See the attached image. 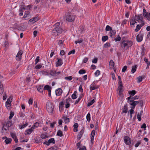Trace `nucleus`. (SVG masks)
Listing matches in <instances>:
<instances>
[{"mask_svg":"<svg viewBox=\"0 0 150 150\" xmlns=\"http://www.w3.org/2000/svg\"><path fill=\"white\" fill-rule=\"evenodd\" d=\"M132 45V41L128 40H124L121 41V47L124 50H127L131 47Z\"/></svg>","mask_w":150,"mask_h":150,"instance_id":"1","label":"nucleus"},{"mask_svg":"<svg viewBox=\"0 0 150 150\" xmlns=\"http://www.w3.org/2000/svg\"><path fill=\"white\" fill-rule=\"evenodd\" d=\"M59 22H57L54 25L55 28L52 30V33L55 36L58 35L62 33V30L59 27Z\"/></svg>","mask_w":150,"mask_h":150,"instance_id":"2","label":"nucleus"},{"mask_svg":"<svg viewBox=\"0 0 150 150\" xmlns=\"http://www.w3.org/2000/svg\"><path fill=\"white\" fill-rule=\"evenodd\" d=\"M46 108L49 113H52L54 109L53 103L50 101H48L46 105Z\"/></svg>","mask_w":150,"mask_h":150,"instance_id":"3","label":"nucleus"},{"mask_svg":"<svg viewBox=\"0 0 150 150\" xmlns=\"http://www.w3.org/2000/svg\"><path fill=\"white\" fill-rule=\"evenodd\" d=\"M128 102L129 103V104L132 106V108L134 109L135 106L139 103V101H134L131 99V97H129L127 98Z\"/></svg>","mask_w":150,"mask_h":150,"instance_id":"4","label":"nucleus"},{"mask_svg":"<svg viewBox=\"0 0 150 150\" xmlns=\"http://www.w3.org/2000/svg\"><path fill=\"white\" fill-rule=\"evenodd\" d=\"M135 19L138 22H140V23L142 25V26L144 25V22L143 20V16L142 14L135 15Z\"/></svg>","mask_w":150,"mask_h":150,"instance_id":"5","label":"nucleus"},{"mask_svg":"<svg viewBox=\"0 0 150 150\" xmlns=\"http://www.w3.org/2000/svg\"><path fill=\"white\" fill-rule=\"evenodd\" d=\"M66 20L69 22L73 21L74 19V16L71 13H67L66 15Z\"/></svg>","mask_w":150,"mask_h":150,"instance_id":"6","label":"nucleus"},{"mask_svg":"<svg viewBox=\"0 0 150 150\" xmlns=\"http://www.w3.org/2000/svg\"><path fill=\"white\" fill-rule=\"evenodd\" d=\"M61 74V71H58L57 70H51L50 72V75L53 76H58Z\"/></svg>","mask_w":150,"mask_h":150,"instance_id":"7","label":"nucleus"},{"mask_svg":"<svg viewBox=\"0 0 150 150\" xmlns=\"http://www.w3.org/2000/svg\"><path fill=\"white\" fill-rule=\"evenodd\" d=\"M8 130L9 128L3 125L2 128L1 133L3 135H5L8 133Z\"/></svg>","mask_w":150,"mask_h":150,"instance_id":"8","label":"nucleus"},{"mask_svg":"<svg viewBox=\"0 0 150 150\" xmlns=\"http://www.w3.org/2000/svg\"><path fill=\"white\" fill-rule=\"evenodd\" d=\"M143 16L146 18L148 21H150V13L147 12L145 8L143 10Z\"/></svg>","mask_w":150,"mask_h":150,"instance_id":"9","label":"nucleus"},{"mask_svg":"<svg viewBox=\"0 0 150 150\" xmlns=\"http://www.w3.org/2000/svg\"><path fill=\"white\" fill-rule=\"evenodd\" d=\"M124 142L127 145H129L131 143L130 138L128 137L125 136L124 138Z\"/></svg>","mask_w":150,"mask_h":150,"instance_id":"10","label":"nucleus"},{"mask_svg":"<svg viewBox=\"0 0 150 150\" xmlns=\"http://www.w3.org/2000/svg\"><path fill=\"white\" fill-rule=\"evenodd\" d=\"M23 53V51L21 50H19L18 53L16 57V59L18 61H20L21 59V56Z\"/></svg>","mask_w":150,"mask_h":150,"instance_id":"11","label":"nucleus"},{"mask_svg":"<svg viewBox=\"0 0 150 150\" xmlns=\"http://www.w3.org/2000/svg\"><path fill=\"white\" fill-rule=\"evenodd\" d=\"M143 35L142 33H139L137 35L136 37V39L137 42H141L143 39Z\"/></svg>","mask_w":150,"mask_h":150,"instance_id":"12","label":"nucleus"},{"mask_svg":"<svg viewBox=\"0 0 150 150\" xmlns=\"http://www.w3.org/2000/svg\"><path fill=\"white\" fill-rule=\"evenodd\" d=\"M57 61L56 63V67H60L63 64V62L61 58H57Z\"/></svg>","mask_w":150,"mask_h":150,"instance_id":"13","label":"nucleus"},{"mask_svg":"<svg viewBox=\"0 0 150 150\" xmlns=\"http://www.w3.org/2000/svg\"><path fill=\"white\" fill-rule=\"evenodd\" d=\"M98 87L96 84V82L94 81L90 85V88L91 91L94 90L98 88Z\"/></svg>","mask_w":150,"mask_h":150,"instance_id":"14","label":"nucleus"},{"mask_svg":"<svg viewBox=\"0 0 150 150\" xmlns=\"http://www.w3.org/2000/svg\"><path fill=\"white\" fill-rule=\"evenodd\" d=\"M38 20V18L37 17H34L29 20L28 21V23L30 24L34 23Z\"/></svg>","mask_w":150,"mask_h":150,"instance_id":"15","label":"nucleus"},{"mask_svg":"<svg viewBox=\"0 0 150 150\" xmlns=\"http://www.w3.org/2000/svg\"><path fill=\"white\" fill-rule=\"evenodd\" d=\"M42 126L41 125L40 123L39 122H36L34 123L33 126L32 127V128L33 129H35L38 127H41Z\"/></svg>","mask_w":150,"mask_h":150,"instance_id":"16","label":"nucleus"},{"mask_svg":"<svg viewBox=\"0 0 150 150\" xmlns=\"http://www.w3.org/2000/svg\"><path fill=\"white\" fill-rule=\"evenodd\" d=\"M51 143H52L53 144H54L55 143V141L54 138H52L48 140V142H46L45 143V142H44V144H46L47 145L49 146L50 144Z\"/></svg>","mask_w":150,"mask_h":150,"instance_id":"17","label":"nucleus"},{"mask_svg":"<svg viewBox=\"0 0 150 150\" xmlns=\"http://www.w3.org/2000/svg\"><path fill=\"white\" fill-rule=\"evenodd\" d=\"M55 92L57 96H59L62 93V90L61 88H59L55 90Z\"/></svg>","mask_w":150,"mask_h":150,"instance_id":"18","label":"nucleus"},{"mask_svg":"<svg viewBox=\"0 0 150 150\" xmlns=\"http://www.w3.org/2000/svg\"><path fill=\"white\" fill-rule=\"evenodd\" d=\"M10 134L12 137L15 141V142L16 143L18 142V140L17 139L16 134L13 132H11L10 133Z\"/></svg>","mask_w":150,"mask_h":150,"instance_id":"19","label":"nucleus"},{"mask_svg":"<svg viewBox=\"0 0 150 150\" xmlns=\"http://www.w3.org/2000/svg\"><path fill=\"white\" fill-rule=\"evenodd\" d=\"M84 130L83 129H81L80 132L77 136V139H78L80 140L81 139L82 136L84 133Z\"/></svg>","mask_w":150,"mask_h":150,"instance_id":"20","label":"nucleus"},{"mask_svg":"<svg viewBox=\"0 0 150 150\" xmlns=\"http://www.w3.org/2000/svg\"><path fill=\"white\" fill-rule=\"evenodd\" d=\"M135 19L134 18H131L130 20V23L131 26L132 27H134V24L137 23Z\"/></svg>","mask_w":150,"mask_h":150,"instance_id":"21","label":"nucleus"},{"mask_svg":"<svg viewBox=\"0 0 150 150\" xmlns=\"http://www.w3.org/2000/svg\"><path fill=\"white\" fill-rule=\"evenodd\" d=\"M95 133V131L94 130H93L91 133V142L93 143L94 141V138Z\"/></svg>","mask_w":150,"mask_h":150,"instance_id":"22","label":"nucleus"},{"mask_svg":"<svg viewBox=\"0 0 150 150\" xmlns=\"http://www.w3.org/2000/svg\"><path fill=\"white\" fill-rule=\"evenodd\" d=\"M25 13L24 14L23 17L22 18L25 20H26L27 19L26 18L28 17L30 15V13L29 11H25Z\"/></svg>","mask_w":150,"mask_h":150,"instance_id":"23","label":"nucleus"},{"mask_svg":"<svg viewBox=\"0 0 150 150\" xmlns=\"http://www.w3.org/2000/svg\"><path fill=\"white\" fill-rule=\"evenodd\" d=\"M34 129L31 128L30 129H29L25 130V134L28 135L30 134L33 131Z\"/></svg>","mask_w":150,"mask_h":150,"instance_id":"24","label":"nucleus"},{"mask_svg":"<svg viewBox=\"0 0 150 150\" xmlns=\"http://www.w3.org/2000/svg\"><path fill=\"white\" fill-rule=\"evenodd\" d=\"M116 34V31L115 30H112V29L110 31L109 33V35L111 37H112L114 36Z\"/></svg>","mask_w":150,"mask_h":150,"instance_id":"25","label":"nucleus"},{"mask_svg":"<svg viewBox=\"0 0 150 150\" xmlns=\"http://www.w3.org/2000/svg\"><path fill=\"white\" fill-rule=\"evenodd\" d=\"M71 100V99L70 98H68L66 99L67 104L65 105V108H67L69 107L70 104L69 102H70Z\"/></svg>","mask_w":150,"mask_h":150,"instance_id":"26","label":"nucleus"},{"mask_svg":"<svg viewBox=\"0 0 150 150\" xmlns=\"http://www.w3.org/2000/svg\"><path fill=\"white\" fill-rule=\"evenodd\" d=\"M37 88L38 91L40 92H42L44 90L43 86L39 85L37 86Z\"/></svg>","mask_w":150,"mask_h":150,"instance_id":"27","label":"nucleus"},{"mask_svg":"<svg viewBox=\"0 0 150 150\" xmlns=\"http://www.w3.org/2000/svg\"><path fill=\"white\" fill-rule=\"evenodd\" d=\"M65 123H68L69 122V119L66 116H63L62 117Z\"/></svg>","mask_w":150,"mask_h":150,"instance_id":"28","label":"nucleus"},{"mask_svg":"<svg viewBox=\"0 0 150 150\" xmlns=\"http://www.w3.org/2000/svg\"><path fill=\"white\" fill-rule=\"evenodd\" d=\"M4 88L3 85L1 82L0 81V94H2L3 93L4 91Z\"/></svg>","mask_w":150,"mask_h":150,"instance_id":"29","label":"nucleus"},{"mask_svg":"<svg viewBox=\"0 0 150 150\" xmlns=\"http://www.w3.org/2000/svg\"><path fill=\"white\" fill-rule=\"evenodd\" d=\"M128 93L130 95V97L132 96H134L136 93V91H135L133 90L132 91H128Z\"/></svg>","mask_w":150,"mask_h":150,"instance_id":"30","label":"nucleus"},{"mask_svg":"<svg viewBox=\"0 0 150 150\" xmlns=\"http://www.w3.org/2000/svg\"><path fill=\"white\" fill-rule=\"evenodd\" d=\"M137 67V65H135L134 66L132 67V69L131 70V72L132 73H133L136 71Z\"/></svg>","mask_w":150,"mask_h":150,"instance_id":"31","label":"nucleus"},{"mask_svg":"<svg viewBox=\"0 0 150 150\" xmlns=\"http://www.w3.org/2000/svg\"><path fill=\"white\" fill-rule=\"evenodd\" d=\"M44 90H47L48 91L51 90V88L49 85H46L44 87Z\"/></svg>","mask_w":150,"mask_h":150,"instance_id":"32","label":"nucleus"},{"mask_svg":"<svg viewBox=\"0 0 150 150\" xmlns=\"http://www.w3.org/2000/svg\"><path fill=\"white\" fill-rule=\"evenodd\" d=\"M109 65L110 68H113L114 66V63L112 60H111L109 62Z\"/></svg>","mask_w":150,"mask_h":150,"instance_id":"33","label":"nucleus"},{"mask_svg":"<svg viewBox=\"0 0 150 150\" xmlns=\"http://www.w3.org/2000/svg\"><path fill=\"white\" fill-rule=\"evenodd\" d=\"M77 92L74 91V93L72 94L71 96V98L73 99H75L77 98L76 95Z\"/></svg>","mask_w":150,"mask_h":150,"instance_id":"34","label":"nucleus"},{"mask_svg":"<svg viewBox=\"0 0 150 150\" xmlns=\"http://www.w3.org/2000/svg\"><path fill=\"white\" fill-rule=\"evenodd\" d=\"M12 140L11 138H7L5 140V142L6 144H8L10 143L11 142Z\"/></svg>","mask_w":150,"mask_h":150,"instance_id":"35","label":"nucleus"},{"mask_svg":"<svg viewBox=\"0 0 150 150\" xmlns=\"http://www.w3.org/2000/svg\"><path fill=\"white\" fill-rule=\"evenodd\" d=\"M24 10L25 9H23V8H20L18 11V12H21V13H19V16H22L23 15V11H24Z\"/></svg>","mask_w":150,"mask_h":150,"instance_id":"36","label":"nucleus"},{"mask_svg":"<svg viewBox=\"0 0 150 150\" xmlns=\"http://www.w3.org/2000/svg\"><path fill=\"white\" fill-rule=\"evenodd\" d=\"M127 106L125 105L123 107V109L122 110V112L125 113H127Z\"/></svg>","mask_w":150,"mask_h":150,"instance_id":"37","label":"nucleus"},{"mask_svg":"<svg viewBox=\"0 0 150 150\" xmlns=\"http://www.w3.org/2000/svg\"><path fill=\"white\" fill-rule=\"evenodd\" d=\"M28 125L27 123H25V124H23L22 125H19V128L21 129L24 128L27 125Z\"/></svg>","mask_w":150,"mask_h":150,"instance_id":"38","label":"nucleus"},{"mask_svg":"<svg viewBox=\"0 0 150 150\" xmlns=\"http://www.w3.org/2000/svg\"><path fill=\"white\" fill-rule=\"evenodd\" d=\"M57 135L58 136L62 137L63 136L62 132L61 130H59L57 132Z\"/></svg>","mask_w":150,"mask_h":150,"instance_id":"39","label":"nucleus"},{"mask_svg":"<svg viewBox=\"0 0 150 150\" xmlns=\"http://www.w3.org/2000/svg\"><path fill=\"white\" fill-rule=\"evenodd\" d=\"M11 125V123L10 121H8L6 125H4V126H7L8 127V128H9V127H10Z\"/></svg>","mask_w":150,"mask_h":150,"instance_id":"40","label":"nucleus"},{"mask_svg":"<svg viewBox=\"0 0 150 150\" xmlns=\"http://www.w3.org/2000/svg\"><path fill=\"white\" fill-rule=\"evenodd\" d=\"M142 26H141L140 25H138L137 26L136 28L135 29V32H137L141 29V27Z\"/></svg>","mask_w":150,"mask_h":150,"instance_id":"41","label":"nucleus"},{"mask_svg":"<svg viewBox=\"0 0 150 150\" xmlns=\"http://www.w3.org/2000/svg\"><path fill=\"white\" fill-rule=\"evenodd\" d=\"M5 105L6 108L8 110H10L11 109V104L7 103H6Z\"/></svg>","mask_w":150,"mask_h":150,"instance_id":"42","label":"nucleus"},{"mask_svg":"<svg viewBox=\"0 0 150 150\" xmlns=\"http://www.w3.org/2000/svg\"><path fill=\"white\" fill-rule=\"evenodd\" d=\"M87 120L88 122H90L91 120V115L90 113H88L86 116Z\"/></svg>","mask_w":150,"mask_h":150,"instance_id":"43","label":"nucleus"},{"mask_svg":"<svg viewBox=\"0 0 150 150\" xmlns=\"http://www.w3.org/2000/svg\"><path fill=\"white\" fill-rule=\"evenodd\" d=\"M95 102V100L94 99H93L91 100V101L89 102L87 104V106H89L91 105H92Z\"/></svg>","mask_w":150,"mask_h":150,"instance_id":"44","label":"nucleus"},{"mask_svg":"<svg viewBox=\"0 0 150 150\" xmlns=\"http://www.w3.org/2000/svg\"><path fill=\"white\" fill-rule=\"evenodd\" d=\"M108 39V37L107 36H105L102 37V41L103 42H105Z\"/></svg>","mask_w":150,"mask_h":150,"instance_id":"45","label":"nucleus"},{"mask_svg":"<svg viewBox=\"0 0 150 150\" xmlns=\"http://www.w3.org/2000/svg\"><path fill=\"white\" fill-rule=\"evenodd\" d=\"M121 37L118 35L117 37L115 38V40L116 42L120 41L121 40Z\"/></svg>","mask_w":150,"mask_h":150,"instance_id":"46","label":"nucleus"},{"mask_svg":"<svg viewBox=\"0 0 150 150\" xmlns=\"http://www.w3.org/2000/svg\"><path fill=\"white\" fill-rule=\"evenodd\" d=\"M112 29V28L109 25H107L105 28V30L106 31H110Z\"/></svg>","mask_w":150,"mask_h":150,"instance_id":"47","label":"nucleus"},{"mask_svg":"<svg viewBox=\"0 0 150 150\" xmlns=\"http://www.w3.org/2000/svg\"><path fill=\"white\" fill-rule=\"evenodd\" d=\"M110 44L109 43L107 42L104 45L103 47L104 48H107L110 46Z\"/></svg>","mask_w":150,"mask_h":150,"instance_id":"48","label":"nucleus"},{"mask_svg":"<svg viewBox=\"0 0 150 150\" xmlns=\"http://www.w3.org/2000/svg\"><path fill=\"white\" fill-rule=\"evenodd\" d=\"M64 79L66 80L70 81L72 79V77L71 76L65 77Z\"/></svg>","mask_w":150,"mask_h":150,"instance_id":"49","label":"nucleus"},{"mask_svg":"<svg viewBox=\"0 0 150 150\" xmlns=\"http://www.w3.org/2000/svg\"><path fill=\"white\" fill-rule=\"evenodd\" d=\"M137 82L138 83H140L141 82L143 79V78L142 76H139L137 78Z\"/></svg>","mask_w":150,"mask_h":150,"instance_id":"50","label":"nucleus"},{"mask_svg":"<svg viewBox=\"0 0 150 150\" xmlns=\"http://www.w3.org/2000/svg\"><path fill=\"white\" fill-rule=\"evenodd\" d=\"M86 73V71L84 70H80L79 71V74H85Z\"/></svg>","mask_w":150,"mask_h":150,"instance_id":"51","label":"nucleus"},{"mask_svg":"<svg viewBox=\"0 0 150 150\" xmlns=\"http://www.w3.org/2000/svg\"><path fill=\"white\" fill-rule=\"evenodd\" d=\"M94 74L96 76H98L100 75V71L99 70H97L95 72Z\"/></svg>","mask_w":150,"mask_h":150,"instance_id":"52","label":"nucleus"},{"mask_svg":"<svg viewBox=\"0 0 150 150\" xmlns=\"http://www.w3.org/2000/svg\"><path fill=\"white\" fill-rule=\"evenodd\" d=\"M32 8V6L31 5H28L27 6H26L25 10H30L31 8Z\"/></svg>","mask_w":150,"mask_h":150,"instance_id":"53","label":"nucleus"},{"mask_svg":"<svg viewBox=\"0 0 150 150\" xmlns=\"http://www.w3.org/2000/svg\"><path fill=\"white\" fill-rule=\"evenodd\" d=\"M39 59H40L39 57L37 56L36 57V59L35 60V64H36L39 62V60H40Z\"/></svg>","mask_w":150,"mask_h":150,"instance_id":"54","label":"nucleus"},{"mask_svg":"<svg viewBox=\"0 0 150 150\" xmlns=\"http://www.w3.org/2000/svg\"><path fill=\"white\" fill-rule=\"evenodd\" d=\"M42 67V65L40 64H38L35 67V68L36 69H38L41 68Z\"/></svg>","mask_w":150,"mask_h":150,"instance_id":"55","label":"nucleus"},{"mask_svg":"<svg viewBox=\"0 0 150 150\" xmlns=\"http://www.w3.org/2000/svg\"><path fill=\"white\" fill-rule=\"evenodd\" d=\"M75 50H72L69 52L68 53V55H69L71 54H74L75 53Z\"/></svg>","mask_w":150,"mask_h":150,"instance_id":"56","label":"nucleus"},{"mask_svg":"<svg viewBox=\"0 0 150 150\" xmlns=\"http://www.w3.org/2000/svg\"><path fill=\"white\" fill-rule=\"evenodd\" d=\"M58 44L61 47H62L63 46V41L62 40H59L58 43Z\"/></svg>","mask_w":150,"mask_h":150,"instance_id":"57","label":"nucleus"},{"mask_svg":"<svg viewBox=\"0 0 150 150\" xmlns=\"http://www.w3.org/2000/svg\"><path fill=\"white\" fill-rule=\"evenodd\" d=\"M26 6L24 4H22L20 6V8L23 9L25 10Z\"/></svg>","mask_w":150,"mask_h":150,"instance_id":"58","label":"nucleus"},{"mask_svg":"<svg viewBox=\"0 0 150 150\" xmlns=\"http://www.w3.org/2000/svg\"><path fill=\"white\" fill-rule=\"evenodd\" d=\"M83 42V40L82 39H80V40H79L77 41H76L75 42V43L76 44H77V43H81Z\"/></svg>","mask_w":150,"mask_h":150,"instance_id":"59","label":"nucleus"},{"mask_svg":"<svg viewBox=\"0 0 150 150\" xmlns=\"http://www.w3.org/2000/svg\"><path fill=\"white\" fill-rule=\"evenodd\" d=\"M81 97H79L78 99H77V100H76L75 103H74V104H77L80 101V100H81Z\"/></svg>","mask_w":150,"mask_h":150,"instance_id":"60","label":"nucleus"},{"mask_svg":"<svg viewBox=\"0 0 150 150\" xmlns=\"http://www.w3.org/2000/svg\"><path fill=\"white\" fill-rule=\"evenodd\" d=\"M57 147H52L48 149L47 150H57Z\"/></svg>","mask_w":150,"mask_h":150,"instance_id":"61","label":"nucleus"},{"mask_svg":"<svg viewBox=\"0 0 150 150\" xmlns=\"http://www.w3.org/2000/svg\"><path fill=\"white\" fill-rule=\"evenodd\" d=\"M127 68V67L126 66H125L123 68H122V72H125Z\"/></svg>","mask_w":150,"mask_h":150,"instance_id":"62","label":"nucleus"},{"mask_svg":"<svg viewBox=\"0 0 150 150\" xmlns=\"http://www.w3.org/2000/svg\"><path fill=\"white\" fill-rule=\"evenodd\" d=\"M14 115V113L13 112H11L10 114V116L9 117V119H11Z\"/></svg>","mask_w":150,"mask_h":150,"instance_id":"63","label":"nucleus"},{"mask_svg":"<svg viewBox=\"0 0 150 150\" xmlns=\"http://www.w3.org/2000/svg\"><path fill=\"white\" fill-rule=\"evenodd\" d=\"M98 61V59L97 58H94L92 60V62L93 63H96Z\"/></svg>","mask_w":150,"mask_h":150,"instance_id":"64","label":"nucleus"}]
</instances>
